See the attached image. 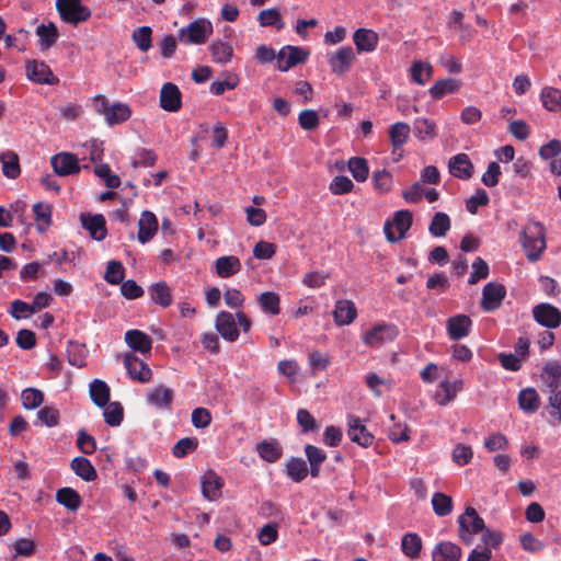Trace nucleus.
I'll use <instances>...</instances> for the list:
<instances>
[{
    "instance_id": "obj_39",
    "label": "nucleus",
    "mask_w": 561,
    "mask_h": 561,
    "mask_svg": "<svg viewBox=\"0 0 561 561\" xmlns=\"http://www.w3.org/2000/svg\"><path fill=\"white\" fill-rule=\"evenodd\" d=\"M131 108L128 104L123 102H115L111 105L108 113H106V124L108 126L118 125L128 121L131 116Z\"/></svg>"
},
{
    "instance_id": "obj_26",
    "label": "nucleus",
    "mask_w": 561,
    "mask_h": 561,
    "mask_svg": "<svg viewBox=\"0 0 561 561\" xmlns=\"http://www.w3.org/2000/svg\"><path fill=\"white\" fill-rule=\"evenodd\" d=\"M89 394L98 408H105L111 399L110 386L101 379H94L89 386Z\"/></svg>"
},
{
    "instance_id": "obj_52",
    "label": "nucleus",
    "mask_w": 561,
    "mask_h": 561,
    "mask_svg": "<svg viewBox=\"0 0 561 561\" xmlns=\"http://www.w3.org/2000/svg\"><path fill=\"white\" fill-rule=\"evenodd\" d=\"M22 405L26 410H34L44 402V393L37 388H26L21 393Z\"/></svg>"
},
{
    "instance_id": "obj_4",
    "label": "nucleus",
    "mask_w": 561,
    "mask_h": 561,
    "mask_svg": "<svg viewBox=\"0 0 561 561\" xmlns=\"http://www.w3.org/2000/svg\"><path fill=\"white\" fill-rule=\"evenodd\" d=\"M413 222L412 213L408 209H401L394 213L392 219L386 220L383 232L386 239L391 242H398L405 238V233Z\"/></svg>"
},
{
    "instance_id": "obj_34",
    "label": "nucleus",
    "mask_w": 561,
    "mask_h": 561,
    "mask_svg": "<svg viewBox=\"0 0 561 561\" xmlns=\"http://www.w3.org/2000/svg\"><path fill=\"white\" fill-rule=\"evenodd\" d=\"M70 468L73 472L87 482L94 481L98 478V473L91 461L83 457L78 456L70 462Z\"/></svg>"
},
{
    "instance_id": "obj_30",
    "label": "nucleus",
    "mask_w": 561,
    "mask_h": 561,
    "mask_svg": "<svg viewBox=\"0 0 561 561\" xmlns=\"http://www.w3.org/2000/svg\"><path fill=\"white\" fill-rule=\"evenodd\" d=\"M213 61L219 65H226L231 61L233 57V47L230 43L221 39H215L208 46Z\"/></svg>"
},
{
    "instance_id": "obj_46",
    "label": "nucleus",
    "mask_w": 561,
    "mask_h": 561,
    "mask_svg": "<svg viewBox=\"0 0 561 561\" xmlns=\"http://www.w3.org/2000/svg\"><path fill=\"white\" fill-rule=\"evenodd\" d=\"M257 20L262 27L273 26L277 31H280L285 26L280 12L274 8L262 10L259 13Z\"/></svg>"
},
{
    "instance_id": "obj_3",
    "label": "nucleus",
    "mask_w": 561,
    "mask_h": 561,
    "mask_svg": "<svg viewBox=\"0 0 561 561\" xmlns=\"http://www.w3.org/2000/svg\"><path fill=\"white\" fill-rule=\"evenodd\" d=\"M56 10L61 21L72 26H78L92 15L91 9L82 0H56Z\"/></svg>"
},
{
    "instance_id": "obj_61",
    "label": "nucleus",
    "mask_w": 561,
    "mask_h": 561,
    "mask_svg": "<svg viewBox=\"0 0 561 561\" xmlns=\"http://www.w3.org/2000/svg\"><path fill=\"white\" fill-rule=\"evenodd\" d=\"M547 411L551 417L561 421V385L558 389L549 390Z\"/></svg>"
},
{
    "instance_id": "obj_49",
    "label": "nucleus",
    "mask_w": 561,
    "mask_h": 561,
    "mask_svg": "<svg viewBox=\"0 0 561 561\" xmlns=\"http://www.w3.org/2000/svg\"><path fill=\"white\" fill-rule=\"evenodd\" d=\"M432 507L437 516H447L453 511V500L445 493L436 492L432 496Z\"/></svg>"
},
{
    "instance_id": "obj_41",
    "label": "nucleus",
    "mask_w": 561,
    "mask_h": 561,
    "mask_svg": "<svg viewBox=\"0 0 561 561\" xmlns=\"http://www.w3.org/2000/svg\"><path fill=\"white\" fill-rule=\"evenodd\" d=\"M451 221L446 213L437 211L434 214L430 225L428 232L435 238H443L449 231Z\"/></svg>"
},
{
    "instance_id": "obj_45",
    "label": "nucleus",
    "mask_w": 561,
    "mask_h": 561,
    "mask_svg": "<svg viewBox=\"0 0 561 561\" xmlns=\"http://www.w3.org/2000/svg\"><path fill=\"white\" fill-rule=\"evenodd\" d=\"M103 416L104 422L112 427H117L122 424L124 420V408L121 402L114 401L108 402V404L103 408Z\"/></svg>"
},
{
    "instance_id": "obj_12",
    "label": "nucleus",
    "mask_w": 561,
    "mask_h": 561,
    "mask_svg": "<svg viewBox=\"0 0 561 561\" xmlns=\"http://www.w3.org/2000/svg\"><path fill=\"white\" fill-rule=\"evenodd\" d=\"M124 365L127 374L133 380L139 382H149L152 378V370L147 363L138 358L133 353H127L124 358Z\"/></svg>"
},
{
    "instance_id": "obj_6",
    "label": "nucleus",
    "mask_w": 561,
    "mask_h": 561,
    "mask_svg": "<svg viewBox=\"0 0 561 561\" xmlns=\"http://www.w3.org/2000/svg\"><path fill=\"white\" fill-rule=\"evenodd\" d=\"M399 334L397 325L392 323L376 324L367 330L363 335V341L370 347H380L386 343L392 342Z\"/></svg>"
},
{
    "instance_id": "obj_9",
    "label": "nucleus",
    "mask_w": 561,
    "mask_h": 561,
    "mask_svg": "<svg viewBox=\"0 0 561 561\" xmlns=\"http://www.w3.org/2000/svg\"><path fill=\"white\" fill-rule=\"evenodd\" d=\"M535 321L547 329H557L561 324V311L551 304L541 302L533 308Z\"/></svg>"
},
{
    "instance_id": "obj_18",
    "label": "nucleus",
    "mask_w": 561,
    "mask_h": 561,
    "mask_svg": "<svg viewBox=\"0 0 561 561\" xmlns=\"http://www.w3.org/2000/svg\"><path fill=\"white\" fill-rule=\"evenodd\" d=\"M448 171L454 178L469 180L473 175L474 168L468 154L457 153L449 159Z\"/></svg>"
},
{
    "instance_id": "obj_48",
    "label": "nucleus",
    "mask_w": 561,
    "mask_h": 561,
    "mask_svg": "<svg viewBox=\"0 0 561 561\" xmlns=\"http://www.w3.org/2000/svg\"><path fill=\"white\" fill-rule=\"evenodd\" d=\"M348 170L357 182H365L369 176L368 161L362 157H352L348 160Z\"/></svg>"
},
{
    "instance_id": "obj_28",
    "label": "nucleus",
    "mask_w": 561,
    "mask_h": 561,
    "mask_svg": "<svg viewBox=\"0 0 561 561\" xmlns=\"http://www.w3.org/2000/svg\"><path fill=\"white\" fill-rule=\"evenodd\" d=\"M460 558V547L450 541L438 543L432 551V561H459Z\"/></svg>"
},
{
    "instance_id": "obj_1",
    "label": "nucleus",
    "mask_w": 561,
    "mask_h": 561,
    "mask_svg": "<svg viewBox=\"0 0 561 561\" xmlns=\"http://www.w3.org/2000/svg\"><path fill=\"white\" fill-rule=\"evenodd\" d=\"M522 247L530 262H536L547 248L545 228L539 221H529L520 232Z\"/></svg>"
},
{
    "instance_id": "obj_35",
    "label": "nucleus",
    "mask_w": 561,
    "mask_h": 561,
    "mask_svg": "<svg viewBox=\"0 0 561 561\" xmlns=\"http://www.w3.org/2000/svg\"><path fill=\"white\" fill-rule=\"evenodd\" d=\"M36 35L39 37L41 50H46L56 44L59 32L56 24L49 22L48 24H39L36 27Z\"/></svg>"
},
{
    "instance_id": "obj_37",
    "label": "nucleus",
    "mask_w": 561,
    "mask_h": 561,
    "mask_svg": "<svg viewBox=\"0 0 561 561\" xmlns=\"http://www.w3.org/2000/svg\"><path fill=\"white\" fill-rule=\"evenodd\" d=\"M67 360L69 365L82 368L85 366L87 346L75 340H69L67 343Z\"/></svg>"
},
{
    "instance_id": "obj_47",
    "label": "nucleus",
    "mask_w": 561,
    "mask_h": 561,
    "mask_svg": "<svg viewBox=\"0 0 561 561\" xmlns=\"http://www.w3.org/2000/svg\"><path fill=\"white\" fill-rule=\"evenodd\" d=\"M402 552L411 558H417L421 554V537L416 533H408L401 541Z\"/></svg>"
},
{
    "instance_id": "obj_50",
    "label": "nucleus",
    "mask_w": 561,
    "mask_h": 561,
    "mask_svg": "<svg viewBox=\"0 0 561 561\" xmlns=\"http://www.w3.org/2000/svg\"><path fill=\"white\" fill-rule=\"evenodd\" d=\"M131 38L139 50L148 51L152 47V28L147 25L137 27Z\"/></svg>"
},
{
    "instance_id": "obj_11",
    "label": "nucleus",
    "mask_w": 561,
    "mask_h": 561,
    "mask_svg": "<svg viewBox=\"0 0 561 561\" xmlns=\"http://www.w3.org/2000/svg\"><path fill=\"white\" fill-rule=\"evenodd\" d=\"M80 222L93 240L102 241L106 238V220L102 214L81 213Z\"/></svg>"
},
{
    "instance_id": "obj_36",
    "label": "nucleus",
    "mask_w": 561,
    "mask_h": 561,
    "mask_svg": "<svg viewBox=\"0 0 561 561\" xmlns=\"http://www.w3.org/2000/svg\"><path fill=\"white\" fill-rule=\"evenodd\" d=\"M461 87L459 80L454 78H446L436 81L428 90L433 100H439L447 94L455 93Z\"/></svg>"
},
{
    "instance_id": "obj_51",
    "label": "nucleus",
    "mask_w": 561,
    "mask_h": 561,
    "mask_svg": "<svg viewBox=\"0 0 561 561\" xmlns=\"http://www.w3.org/2000/svg\"><path fill=\"white\" fill-rule=\"evenodd\" d=\"M410 130V126L403 122L391 125L389 136L393 148H400L407 142Z\"/></svg>"
},
{
    "instance_id": "obj_44",
    "label": "nucleus",
    "mask_w": 561,
    "mask_h": 561,
    "mask_svg": "<svg viewBox=\"0 0 561 561\" xmlns=\"http://www.w3.org/2000/svg\"><path fill=\"white\" fill-rule=\"evenodd\" d=\"M257 302L264 313L277 316L280 312V298L275 291H264L260 294Z\"/></svg>"
},
{
    "instance_id": "obj_21",
    "label": "nucleus",
    "mask_w": 561,
    "mask_h": 561,
    "mask_svg": "<svg viewBox=\"0 0 561 561\" xmlns=\"http://www.w3.org/2000/svg\"><path fill=\"white\" fill-rule=\"evenodd\" d=\"M378 34L370 28H357L353 34V42L358 53H370L377 48Z\"/></svg>"
},
{
    "instance_id": "obj_16",
    "label": "nucleus",
    "mask_w": 561,
    "mask_h": 561,
    "mask_svg": "<svg viewBox=\"0 0 561 561\" xmlns=\"http://www.w3.org/2000/svg\"><path fill=\"white\" fill-rule=\"evenodd\" d=\"M157 216L150 210H144L138 221L137 239L141 244L149 242L158 232Z\"/></svg>"
},
{
    "instance_id": "obj_20",
    "label": "nucleus",
    "mask_w": 561,
    "mask_h": 561,
    "mask_svg": "<svg viewBox=\"0 0 561 561\" xmlns=\"http://www.w3.org/2000/svg\"><path fill=\"white\" fill-rule=\"evenodd\" d=\"M446 327L450 340L458 341L469 335L472 321L466 314H456L447 320Z\"/></svg>"
},
{
    "instance_id": "obj_25",
    "label": "nucleus",
    "mask_w": 561,
    "mask_h": 561,
    "mask_svg": "<svg viewBox=\"0 0 561 561\" xmlns=\"http://www.w3.org/2000/svg\"><path fill=\"white\" fill-rule=\"evenodd\" d=\"M150 299L154 305L168 308L172 305V290L165 280L153 283L148 288Z\"/></svg>"
},
{
    "instance_id": "obj_55",
    "label": "nucleus",
    "mask_w": 561,
    "mask_h": 561,
    "mask_svg": "<svg viewBox=\"0 0 561 561\" xmlns=\"http://www.w3.org/2000/svg\"><path fill=\"white\" fill-rule=\"evenodd\" d=\"M198 439L196 437H184L179 439L171 449L175 458H184L190 453H193L198 447Z\"/></svg>"
},
{
    "instance_id": "obj_60",
    "label": "nucleus",
    "mask_w": 561,
    "mask_h": 561,
    "mask_svg": "<svg viewBox=\"0 0 561 561\" xmlns=\"http://www.w3.org/2000/svg\"><path fill=\"white\" fill-rule=\"evenodd\" d=\"M238 84H239L238 76L229 72L226 80H224V81L216 80V81L211 82V84L209 87V91H210V93H213L215 95H221V94H224L226 89L233 90L238 87Z\"/></svg>"
},
{
    "instance_id": "obj_42",
    "label": "nucleus",
    "mask_w": 561,
    "mask_h": 561,
    "mask_svg": "<svg viewBox=\"0 0 561 561\" xmlns=\"http://www.w3.org/2000/svg\"><path fill=\"white\" fill-rule=\"evenodd\" d=\"M33 211L35 215V219L38 222L37 230L43 233L46 229L51 226V215H53V206L50 204H44L43 202H37L33 205Z\"/></svg>"
},
{
    "instance_id": "obj_15",
    "label": "nucleus",
    "mask_w": 561,
    "mask_h": 561,
    "mask_svg": "<svg viewBox=\"0 0 561 561\" xmlns=\"http://www.w3.org/2000/svg\"><path fill=\"white\" fill-rule=\"evenodd\" d=\"M160 107L167 112H178L182 107V93L175 83L167 82L160 91Z\"/></svg>"
},
{
    "instance_id": "obj_10",
    "label": "nucleus",
    "mask_w": 561,
    "mask_h": 561,
    "mask_svg": "<svg viewBox=\"0 0 561 561\" xmlns=\"http://www.w3.org/2000/svg\"><path fill=\"white\" fill-rule=\"evenodd\" d=\"M51 168L59 176H69L78 174L81 171V165L76 154L71 152H59L50 159Z\"/></svg>"
},
{
    "instance_id": "obj_27",
    "label": "nucleus",
    "mask_w": 561,
    "mask_h": 561,
    "mask_svg": "<svg viewBox=\"0 0 561 561\" xmlns=\"http://www.w3.org/2000/svg\"><path fill=\"white\" fill-rule=\"evenodd\" d=\"M216 274L221 278H228L241 271V262L238 256L225 255L215 261Z\"/></svg>"
},
{
    "instance_id": "obj_24",
    "label": "nucleus",
    "mask_w": 561,
    "mask_h": 561,
    "mask_svg": "<svg viewBox=\"0 0 561 561\" xmlns=\"http://www.w3.org/2000/svg\"><path fill=\"white\" fill-rule=\"evenodd\" d=\"M256 453L266 462L274 463L283 456V447L276 438L264 439L256 445Z\"/></svg>"
},
{
    "instance_id": "obj_38",
    "label": "nucleus",
    "mask_w": 561,
    "mask_h": 561,
    "mask_svg": "<svg viewBox=\"0 0 561 561\" xmlns=\"http://www.w3.org/2000/svg\"><path fill=\"white\" fill-rule=\"evenodd\" d=\"M519 409L526 413H535L540 407V398L538 392L533 387L522 389L518 393Z\"/></svg>"
},
{
    "instance_id": "obj_32",
    "label": "nucleus",
    "mask_w": 561,
    "mask_h": 561,
    "mask_svg": "<svg viewBox=\"0 0 561 561\" xmlns=\"http://www.w3.org/2000/svg\"><path fill=\"white\" fill-rule=\"evenodd\" d=\"M56 502L68 511L77 512L82 505V497L75 489L65 486L57 490Z\"/></svg>"
},
{
    "instance_id": "obj_56",
    "label": "nucleus",
    "mask_w": 561,
    "mask_h": 561,
    "mask_svg": "<svg viewBox=\"0 0 561 561\" xmlns=\"http://www.w3.org/2000/svg\"><path fill=\"white\" fill-rule=\"evenodd\" d=\"M125 267L119 261H110L107 263L104 279L112 285H119L124 282Z\"/></svg>"
},
{
    "instance_id": "obj_58",
    "label": "nucleus",
    "mask_w": 561,
    "mask_h": 561,
    "mask_svg": "<svg viewBox=\"0 0 561 561\" xmlns=\"http://www.w3.org/2000/svg\"><path fill=\"white\" fill-rule=\"evenodd\" d=\"M354 188L352 180L345 175H336L329 185V190L334 195H344L351 193Z\"/></svg>"
},
{
    "instance_id": "obj_7",
    "label": "nucleus",
    "mask_w": 561,
    "mask_h": 561,
    "mask_svg": "<svg viewBox=\"0 0 561 561\" xmlns=\"http://www.w3.org/2000/svg\"><path fill=\"white\" fill-rule=\"evenodd\" d=\"M26 78L36 84L56 85L59 78L54 75L50 67L43 60H27L25 64Z\"/></svg>"
},
{
    "instance_id": "obj_57",
    "label": "nucleus",
    "mask_w": 561,
    "mask_h": 561,
    "mask_svg": "<svg viewBox=\"0 0 561 561\" xmlns=\"http://www.w3.org/2000/svg\"><path fill=\"white\" fill-rule=\"evenodd\" d=\"M432 399L438 405H447L454 400V391L448 388V377L440 380L436 390L432 393Z\"/></svg>"
},
{
    "instance_id": "obj_29",
    "label": "nucleus",
    "mask_w": 561,
    "mask_h": 561,
    "mask_svg": "<svg viewBox=\"0 0 561 561\" xmlns=\"http://www.w3.org/2000/svg\"><path fill=\"white\" fill-rule=\"evenodd\" d=\"M285 48H287L289 53L287 59L285 62H279V65H276V68L282 72L288 71L290 68L297 65L305 64L310 55L309 49L300 46L287 45Z\"/></svg>"
},
{
    "instance_id": "obj_19",
    "label": "nucleus",
    "mask_w": 561,
    "mask_h": 561,
    "mask_svg": "<svg viewBox=\"0 0 561 561\" xmlns=\"http://www.w3.org/2000/svg\"><path fill=\"white\" fill-rule=\"evenodd\" d=\"M202 494L209 501H216L221 496L224 480L214 470H208L202 477Z\"/></svg>"
},
{
    "instance_id": "obj_33",
    "label": "nucleus",
    "mask_w": 561,
    "mask_h": 561,
    "mask_svg": "<svg viewBox=\"0 0 561 561\" xmlns=\"http://www.w3.org/2000/svg\"><path fill=\"white\" fill-rule=\"evenodd\" d=\"M147 399L148 402L156 405L157 408L171 410L174 399V391L171 388L158 386L149 392Z\"/></svg>"
},
{
    "instance_id": "obj_13",
    "label": "nucleus",
    "mask_w": 561,
    "mask_h": 561,
    "mask_svg": "<svg viewBox=\"0 0 561 561\" xmlns=\"http://www.w3.org/2000/svg\"><path fill=\"white\" fill-rule=\"evenodd\" d=\"M506 289L502 284L490 282L482 289L481 307L485 311H494L502 305Z\"/></svg>"
},
{
    "instance_id": "obj_2",
    "label": "nucleus",
    "mask_w": 561,
    "mask_h": 561,
    "mask_svg": "<svg viewBox=\"0 0 561 561\" xmlns=\"http://www.w3.org/2000/svg\"><path fill=\"white\" fill-rule=\"evenodd\" d=\"M214 27L209 20L199 18L178 32L179 41L186 45H203L213 35Z\"/></svg>"
},
{
    "instance_id": "obj_43",
    "label": "nucleus",
    "mask_w": 561,
    "mask_h": 561,
    "mask_svg": "<svg viewBox=\"0 0 561 561\" xmlns=\"http://www.w3.org/2000/svg\"><path fill=\"white\" fill-rule=\"evenodd\" d=\"M542 106L549 112L561 111V90L553 87H545L540 93Z\"/></svg>"
},
{
    "instance_id": "obj_23",
    "label": "nucleus",
    "mask_w": 561,
    "mask_h": 561,
    "mask_svg": "<svg viewBox=\"0 0 561 561\" xmlns=\"http://www.w3.org/2000/svg\"><path fill=\"white\" fill-rule=\"evenodd\" d=\"M125 342L133 351L141 354L150 353L152 348V339L137 329L128 330L125 333Z\"/></svg>"
},
{
    "instance_id": "obj_54",
    "label": "nucleus",
    "mask_w": 561,
    "mask_h": 561,
    "mask_svg": "<svg viewBox=\"0 0 561 561\" xmlns=\"http://www.w3.org/2000/svg\"><path fill=\"white\" fill-rule=\"evenodd\" d=\"M2 172L8 179H16L21 173L19 157L16 153L9 151L2 157Z\"/></svg>"
},
{
    "instance_id": "obj_62",
    "label": "nucleus",
    "mask_w": 561,
    "mask_h": 561,
    "mask_svg": "<svg viewBox=\"0 0 561 561\" xmlns=\"http://www.w3.org/2000/svg\"><path fill=\"white\" fill-rule=\"evenodd\" d=\"M297 423L301 427L302 433L314 432L319 428V424L314 416L307 409L297 411Z\"/></svg>"
},
{
    "instance_id": "obj_40",
    "label": "nucleus",
    "mask_w": 561,
    "mask_h": 561,
    "mask_svg": "<svg viewBox=\"0 0 561 561\" xmlns=\"http://www.w3.org/2000/svg\"><path fill=\"white\" fill-rule=\"evenodd\" d=\"M541 379L546 382L549 390L558 389L561 378V363L558 360H549L545 364L541 375Z\"/></svg>"
},
{
    "instance_id": "obj_17",
    "label": "nucleus",
    "mask_w": 561,
    "mask_h": 561,
    "mask_svg": "<svg viewBox=\"0 0 561 561\" xmlns=\"http://www.w3.org/2000/svg\"><path fill=\"white\" fill-rule=\"evenodd\" d=\"M355 59L354 50L351 46H342L337 51L329 57V65L332 72L344 75L351 69Z\"/></svg>"
},
{
    "instance_id": "obj_8",
    "label": "nucleus",
    "mask_w": 561,
    "mask_h": 561,
    "mask_svg": "<svg viewBox=\"0 0 561 561\" xmlns=\"http://www.w3.org/2000/svg\"><path fill=\"white\" fill-rule=\"evenodd\" d=\"M347 436L351 442L364 448L370 447L375 440V436L368 431L364 421L354 414L347 415Z\"/></svg>"
},
{
    "instance_id": "obj_59",
    "label": "nucleus",
    "mask_w": 561,
    "mask_h": 561,
    "mask_svg": "<svg viewBox=\"0 0 561 561\" xmlns=\"http://www.w3.org/2000/svg\"><path fill=\"white\" fill-rule=\"evenodd\" d=\"M77 447L84 455H92L96 450V440L84 428L79 430Z\"/></svg>"
},
{
    "instance_id": "obj_22",
    "label": "nucleus",
    "mask_w": 561,
    "mask_h": 561,
    "mask_svg": "<svg viewBox=\"0 0 561 561\" xmlns=\"http://www.w3.org/2000/svg\"><path fill=\"white\" fill-rule=\"evenodd\" d=\"M357 317L355 304L348 299H340L335 302L333 310L334 322L337 325L351 324Z\"/></svg>"
},
{
    "instance_id": "obj_63",
    "label": "nucleus",
    "mask_w": 561,
    "mask_h": 561,
    "mask_svg": "<svg viewBox=\"0 0 561 561\" xmlns=\"http://www.w3.org/2000/svg\"><path fill=\"white\" fill-rule=\"evenodd\" d=\"M37 420L48 427L57 426L60 420L59 410L54 407H43L37 412Z\"/></svg>"
},
{
    "instance_id": "obj_5",
    "label": "nucleus",
    "mask_w": 561,
    "mask_h": 561,
    "mask_svg": "<svg viewBox=\"0 0 561 561\" xmlns=\"http://www.w3.org/2000/svg\"><path fill=\"white\" fill-rule=\"evenodd\" d=\"M459 537L466 545L473 542V535L484 529V520L479 516L476 508L468 506L465 512L458 517Z\"/></svg>"
},
{
    "instance_id": "obj_31",
    "label": "nucleus",
    "mask_w": 561,
    "mask_h": 561,
    "mask_svg": "<svg viewBox=\"0 0 561 561\" xmlns=\"http://www.w3.org/2000/svg\"><path fill=\"white\" fill-rule=\"evenodd\" d=\"M284 466L286 476L296 483L304 481L309 473L307 461L300 457H290Z\"/></svg>"
},
{
    "instance_id": "obj_53",
    "label": "nucleus",
    "mask_w": 561,
    "mask_h": 561,
    "mask_svg": "<svg viewBox=\"0 0 561 561\" xmlns=\"http://www.w3.org/2000/svg\"><path fill=\"white\" fill-rule=\"evenodd\" d=\"M371 182L374 188L378 191L379 194L389 193L393 183L391 173L386 169L375 171L371 176Z\"/></svg>"
},
{
    "instance_id": "obj_64",
    "label": "nucleus",
    "mask_w": 561,
    "mask_h": 561,
    "mask_svg": "<svg viewBox=\"0 0 561 561\" xmlns=\"http://www.w3.org/2000/svg\"><path fill=\"white\" fill-rule=\"evenodd\" d=\"M278 538V524L277 523H268L260 528L257 533V539L261 545L268 546L275 542Z\"/></svg>"
},
{
    "instance_id": "obj_14",
    "label": "nucleus",
    "mask_w": 561,
    "mask_h": 561,
    "mask_svg": "<svg viewBox=\"0 0 561 561\" xmlns=\"http://www.w3.org/2000/svg\"><path fill=\"white\" fill-rule=\"evenodd\" d=\"M215 328L220 336L228 342L232 343L239 339L240 331L231 312L220 311L216 317Z\"/></svg>"
}]
</instances>
